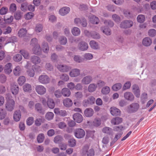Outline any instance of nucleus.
<instances>
[{
    "instance_id": "a211bd4d",
    "label": "nucleus",
    "mask_w": 156,
    "mask_h": 156,
    "mask_svg": "<svg viewBox=\"0 0 156 156\" xmlns=\"http://www.w3.org/2000/svg\"><path fill=\"white\" fill-rule=\"evenodd\" d=\"M93 109L90 108H86L84 111V115L87 117H89L92 116L94 114Z\"/></svg>"
},
{
    "instance_id": "ea45409f",
    "label": "nucleus",
    "mask_w": 156,
    "mask_h": 156,
    "mask_svg": "<svg viewBox=\"0 0 156 156\" xmlns=\"http://www.w3.org/2000/svg\"><path fill=\"white\" fill-rule=\"evenodd\" d=\"M26 78L24 76H21L19 77L18 79V82L20 85L22 86L25 82Z\"/></svg>"
},
{
    "instance_id": "bb28decb",
    "label": "nucleus",
    "mask_w": 156,
    "mask_h": 156,
    "mask_svg": "<svg viewBox=\"0 0 156 156\" xmlns=\"http://www.w3.org/2000/svg\"><path fill=\"white\" fill-rule=\"evenodd\" d=\"M48 107L51 109H53L55 106V103L52 99L48 98L47 102Z\"/></svg>"
},
{
    "instance_id": "8fccbe9b",
    "label": "nucleus",
    "mask_w": 156,
    "mask_h": 156,
    "mask_svg": "<svg viewBox=\"0 0 156 156\" xmlns=\"http://www.w3.org/2000/svg\"><path fill=\"white\" fill-rule=\"evenodd\" d=\"M124 14L125 16L128 19L132 18L133 17L132 13H131L129 10L124 11Z\"/></svg>"
},
{
    "instance_id": "680f3d73",
    "label": "nucleus",
    "mask_w": 156,
    "mask_h": 156,
    "mask_svg": "<svg viewBox=\"0 0 156 156\" xmlns=\"http://www.w3.org/2000/svg\"><path fill=\"white\" fill-rule=\"evenodd\" d=\"M34 121L33 117H29L27 120V124L28 125L30 126L33 123Z\"/></svg>"
},
{
    "instance_id": "f704fd0d",
    "label": "nucleus",
    "mask_w": 156,
    "mask_h": 156,
    "mask_svg": "<svg viewBox=\"0 0 156 156\" xmlns=\"http://www.w3.org/2000/svg\"><path fill=\"white\" fill-rule=\"evenodd\" d=\"M137 20L138 23H144L145 20V16L142 14H140L137 17Z\"/></svg>"
},
{
    "instance_id": "6e6d98bb",
    "label": "nucleus",
    "mask_w": 156,
    "mask_h": 156,
    "mask_svg": "<svg viewBox=\"0 0 156 156\" xmlns=\"http://www.w3.org/2000/svg\"><path fill=\"white\" fill-rule=\"evenodd\" d=\"M148 34L149 36L153 37L155 36L156 34V30L154 29H151L149 30Z\"/></svg>"
},
{
    "instance_id": "f3484780",
    "label": "nucleus",
    "mask_w": 156,
    "mask_h": 156,
    "mask_svg": "<svg viewBox=\"0 0 156 156\" xmlns=\"http://www.w3.org/2000/svg\"><path fill=\"white\" fill-rule=\"evenodd\" d=\"M124 96L126 99L131 101H133L134 98V96L133 94L129 92L125 93Z\"/></svg>"
},
{
    "instance_id": "72a5a7b5",
    "label": "nucleus",
    "mask_w": 156,
    "mask_h": 156,
    "mask_svg": "<svg viewBox=\"0 0 156 156\" xmlns=\"http://www.w3.org/2000/svg\"><path fill=\"white\" fill-rule=\"evenodd\" d=\"M125 129L124 127L122 125H120L119 126H115L113 128V130L114 131L119 132H122L121 131Z\"/></svg>"
},
{
    "instance_id": "a19ab883",
    "label": "nucleus",
    "mask_w": 156,
    "mask_h": 156,
    "mask_svg": "<svg viewBox=\"0 0 156 156\" xmlns=\"http://www.w3.org/2000/svg\"><path fill=\"white\" fill-rule=\"evenodd\" d=\"M91 48L94 49H97L98 48V44L94 41H91L90 42Z\"/></svg>"
},
{
    "instance_id": "5fc2aeb1",
    "label": "nucleus",
    "mask_w": 156,
    "mask_h": 156,
    "mask_svg": "<svg viewBox=\"0 0 156 156\" xmlns=\"http://www.w3.org/2000/svg\"><path fill=\"white\" fill-rule=\"evenodd\" d=\"M54 116L53 113L51 112H48L45 115L46 118L48 120L52 119Z\"/></svg>"
},
{
    "instance_id": "393cba45",
    "label": "nucleus",
    "mask_w": 156,
    "mask_h": 156,
    "mask_svg": "<svg viewBox=\"0 0 156 156\" xmlns=\"http://www.w3.org/2000/svg\"><path fill=\"white\" fill-rule=\"evenodd\" d=\"M12 65L10 63L7 64L5 66V72L6 74H9L12 71Z\"/></svg>"
},
{
    "instance_id": "4d7b16f0",
    "label": "nucleus",
    "mask_w": 156,
    "mask_h": 156,
    "mask_svg": "<svg viewBox=\"0 0 156 156\" xmlns=\"http://www.w3.org/2000/svg\"><path fill=\"white\" fill-rule=\"evenodd\" d=\"M131 83L130 81H127L124 84L123 87V90H125L129 89L131 86Z\"/></svg>"
},
{
    "instance_id": "f8f14e48",
    "label": "nucleus",
    "mask_w": 156,
    "mask_h": 156,
    "mask_svg": "<svg viewBox=\"0 0 156 156\" xmlns=\"http://www.w3.org/2000/svg\"><path fill=\"white\" fill-rule=\"evenodd\" d=\"M110 112L112 115L114 116H119L121 114L120 110L115 107H111L110 108Z\"/></svg>"
},
{
    "instance_id": "de8ad7c7",
    "label": "nucleus",
    "mask_w": 156,
    "mask_h": 156,
    "mask_svg": "<svg viewBox=\"0 0 156 156\" xmlns=\"http://www.w3.org/2000/svg\"><path fill=\"white\" fill-rule=\"evenodd\" d=\"M23 88L24 91H29L31 90V85L28 83H26L23 86Z\"/></svg>"
},
{
    "instance_id": "864d4df0",
    "label": "nucleus",
    "mask_w": 156,
    "mask_h": 156,
    "mask_svg": "<svg viewBox=\"0 0 156 156\" xmlns=\"http://www.w3.org/2000/svg\"><path fill=\"white\" fill-rule=\"evenodd\" d=\"M22 57L21 55L20 54H16L13 57V59L16 62H20L22 59Z\"/></svg>"
},
{
    "instance_id": "c03bdc74",
    "label": "nucleus",
    "mask_w": 156,
    "mask_h": 156,
    "mask_svg": "<svg viewBox=\"0 0 156 156\" xmlns=\"http://www.w3.org/2000/svg\"><path fill=\"white\" fill-rule=\"evenodd\" d=\"M22 13L20 11H17L14 14V17L16 20L20 19L22 17Z\"/></svg>"
},
{
    "instance_id": "9d476101",
    "label": "nucleus",
    "mask_w": 156,
    "mask_h": 156,
    "mask_svg": "<svg viewBox=\"0 0 156 156\" xmlns=\"http://www.w3.org/2000/svg\"><path fill=\"white\" fill-rule=\"evenodd\" d=\"M93 78L90 76H87L83 78L81 80V83L85 85H87L90 83L92 81Z\"/></svg>"
},
{
    "instance_id": "0eeeda50",
    "label": "nucleus",
    "mask_w": 156,
    "mask_h": 156,
    "mask_svg": "<svg viewBox=\"0 0 156 156\" xmlns=\"http://www.w3.org/2000/svg\"><path fill=\"white\" fill-rule=\"evenodd\" d=\"M38 80L40 82L44 84L48 83L50 81L49 77L46 75H43L40 76Z\"/></svg>"
},
{
    "instance_id": "20e7f679",
    "label": "nucleus",
    "mask_w": 156,
    "mask_h": 156,
    "mask_svg": "<svg viewBox=\"0 0 156 156\" xmlns=\"http://www.w3.org/2000/svg\"><path fill=\"white\" fill-rule=\"evenodd\" d=\"M133 22L130 20H125L122 21L120 25V28L127 29L131 27L133 25Z\"/></svg>"
},
{
    "instance_id": "9b49d317",
    "label": "nucleus",
    "mask_w": 156,
    "mask_h": 156,
    "mask_svg": "<svg viewBox=\"0 0 156 156\" xmlns=\"http://www.w3.org/2000/svg\"><path fill=\"white\" fill-rule=\"evenodd\" d=\"M57 68L60 72H65L69 71L70 67L66 65L58 64L57 66Z\"/></svg>"
},
{
    "instance_id": "1a4fd4ad",
    "label": "nucleus",
    "mask_w": 156,
    "mask_h": 156,
    "mask_svg": "<svg viewBox=\"0 0 156 156\" xmlns=\"http://www.w3.org/2000/svg\"><path fill=\"white\" fill-rule=\"evenodd\" d=\"M54 112L55 114L62 117L66 116L67 115L66 111L61 110L58 108H55L54 109Z\"/></svg>"
},
{
    "instance_id": "c9c22d12",
    "label": "nucleus",
    "mask_w": 156,
    "mask_h": 156,
    "mask_svg": "<svg viewBox=\"0 0 156 156\" xmlns=\"http://www.w3.org/2000/svg\"><path fill=\"white\" fill-rule=\"evenodd\" d=\"M42 49L44 53H48L49 51V47L47 43L44 42L42 44Z\"/></svg>"
},
{
    "instance_id": "cd10ccee",
    "label": "nucleus",
    "mask_w": 156,
    "mask_h": 156,
    "mask_svg": "<svg viewBox=\"0 0 156 156\" xmlns=\"http://www.w3.org/2000/svg\"><path fill=\"white\" fill-rule=\"evenodd\" d=\"M62 95L65 97H68L70 94V90L67 88H64L62 89Z\"/></svg>"
},
{
    "instance_id": "13d9d810",
    "label": "nucleus",
    "mask_w": 156,
    "mask_h": 156,
    "mask_svg": "<svg viewBox=\"0 0 156 156\" xmlns=\"http://www.w3.org/2000/svg\"><path fill=\"white\" fill-rule=\"evenodd\" d=\"M43 29V26L41 24H37L35 27L36 32L39 33L41 32Z\"/></svg>"
},
{
    "instance_id": "7ed1b4c3",
    "label": "nucleus",
    "mask_w": 156,
    "mask_h": 156,
    "mask_svg": "<svg viewBox=\"0 0 156 156\" xmlns=\"http://www.w3.org/2000/svg\"><path fill=\"white\" fill-rule=\"evenodd\" d=\"M74 134L76 138L81 139L84 137L85 135V132L84 130L81 128H77L74 130Z\"/></svg>"
},
{
    "instance_id": "09e8293b",
    "label": "nucleus",
    "mask_w": 156,
    "mask_h": 156,
    "mask_svg": "<svg viewBox=\"0 0 156 156\" xmlns=\"http://www.w3.org/2000/svg\"><path fill=\"white\" fill-rule=\"evenodd\" d=\"M7 114L6 111L3 109H0V119H4Z\"/></svg>"
},
{
    "instance_id": "5701e85b",
    "label": "nucleus",
    "mask_w": 156,
    "mask_h": 156,
    "mask_svg": "<svg viewBox=\"0 0 156 156\" xmlns=\"http://www.w3.org/2000/svg\"><path fill=\"white\" fill-rule=\"evenodd\" d=\"M80 73V71L77 69H73L69 73V75L72 77L78 76Z\"/></svg>"
},
{
    "instance_id": "423d86ee",
    "label": "nucleus",
    "mask_w": 156,
    "mask_h": 156,
    "mask_svg": "<svg viewBox=\"0 0 156 156\" xmlns=\"http://www.w3.org/2000/svg\"><path fill=\"white\" fill-rule=\"evenodd\" d=\"M132 88V91L135 96L137 98H139L140 95V90L138 86L136 84H133Z\"/></svg>"
},
{
    "instance_id": "2eb2a0df",
    "label": "nucleus",
    "mask_w": 156,
    "mask_h": 156,
    "mask_svg": "<svg viewBox=\"0 0 156 156\" xmlns=\"http://www.w3.org/2000/svg\"><path fill=\"white\" fill-rule=\"evenodd\" d=\"M73 118L74 120L77 123H80L83 120L82 116L79 113H75L73 116Z\"/></svg>"
},
{
    "instance_id": "f257e3e1",
    "label": "nucleus",
    "mask_w": 156,
    "mask_h": 156,
    "mask_svg": "<svg viewBox=\"0 0 156 156\" xmlns=\"http://www.w3.org/2000/svg\"><path fill=\"white\" fill-rule=\"evenodd\" d=\"M6 99V100L5 104L6 109L8 111H12L14 109L15 107V101L12 98V96L9 94H7Z\"/></svg>"
},
{
    "instance_id": "0e129e2a",
    "label": "nucleus",
    "mask_w": 156,
    "mask_h": 156,
    "mask_svg": "<svg viewBox=\"0 0 156 156\" xmlns=\"http://www.w3.org/2000/svg\"><path fill=\"white\" fill-rule=\"evenodd\" d=\"M62 137L61 136H57L54 138V141L56 143H58L62 141Z\"/></svg>"
},
{
    "instance_id": "c756f323",
    "label": "nucleus",
    "mask_w": 156,
    "mask_h": 156,
    "mask_svg": "<svg viewBox=\"0 0 156 156\" xmlns=\"http://www.w3.org/2000/svg\"><path fill=\"white\" fill-rule=\"evenodd\" d=\"M97 87V84L94 83H91L89 85L88 90L89 92H93L96 90Z\"/></svg>"
},
{
    "instance_id": "ddd939ff",
    "label": "nucleus",
    "mask_w": 156,
    "mask_h": 156,
    "mask_svg": "<svg viewBox=\"0 0 156 156\" xmlns=\"http://www.w3.org/2000/svg\"><path fill=\"white\" fill-rule=\"evenodd\" d=\"M123 121L122 118L118 117L113 118L111 120V122L112 125H117L121 123Z\"/></svg>"
},
{
    "instance_id": "3c124183",
    "label": "nucleus",
    "mask_w": 156,
    "mask_h": 156,
    "mask_svg": "<svg viewBox=\"0 0 156 156\" xmlns=\"http://www.w3.org/2000/svg\"><path fill=\"white\" fill-rule=\"evenodd\" d=\"M20 71L21 69L20 66H17L16 67L13 71L14 74L16 76H19L20 73Z\"/></svg>"
},
{
    "instance_id": "e2e57ef3",
    "label": "nucleus",
    "mask_w": 156,
    "mask_h": 156,
    "mask_svg": "<svg viewBox=\"0 0 156 156\" xmlns=\"http://www.w3.org/2000/svg\"><path fill=\"white\" fill-rule=\"evenodd\" d=\"M54 94L57 98H60L62 95V91H61L59 90H57L55 92Z\"/></svg>"
},
{
    "instance_id": "338daca9",
    "label": "nucleus",
    "mask_w": 156,
    "mask_h": 156,
    "mask_svg": "<svg viewBox=\"0 0 156 156\" xmlns=\"http://www.w3.org/2000/svg\"><path fill=\"white\" fill-rule=\"evenodd\" d=\"M28 5L26 3H24L21 5V9L23 11H25L27 10Z\"/></svg>"
},
{
    "instance_id": "79ce46f5",
    "label": "nucleus",
    "mask_w": 156,
    "mask_h": 156,
    "mask_svg": "<svg viewBox=\"0 0 156 156\" xmlns=\"http://www.w3.org/2000/svg\"><path fill=\"white\" fill-rule=\"evenodd\" d=\"M44 134L41 133L39 134L37 138V141L39 143H41L44 140Z\"/></svg>"
},
{
    "instance_id": "4468645a",
    "label": "nucleus",
    "mask_w": 156,
    "mask_h": 156,
    "mask_svg": "<svg viewBox=\"0 0 156 156\" xmlns=\"http://www.w3.org/2000/svg\"><path fill=\"white\" fill-rule=\"evenodd\" d=\"M78 47L80 50L84 51L87 50L88 48L87 44L84 41H81L78 44Z\"/></svg>"
},
{
    "instance_id": "dca6fc26",
    "label": "nucleus",
    "mask_w": 156,
    "mask_h": 156,
    "mask_svg": "<svg viewBox=\"0 0 156 156\" xmlns=\"http://www.w3.org/2000/svg\"><path fill=\"white\" fill-rule=\"evenodd\" d=\"M11 90L12 94L14 95H16L18 93L19 88L17 85L12 83L11 85Z\"/></svg>"
},
{
    "instance_id": "4c0bfd02",
    "label": "nucleus",
    "mask_w": 156,
    "mask_h": 156,
    "mask_svg": "<svg viewBox=\"0 0 156 156\" xmlns=\"http://www.w3.org/2000/svg\"><path fill=\"white\" fill-rule=\"evenodd\" d=\"M68 144L69 147H74L76 145V140L73 138H70L68 140Z\"/></svg>"
},
{
    "instance_id": "603ef678",
    "label": "nucleus",
    "mask_w": 156,
    "mask_h": 156,
    "mask_svg": "<svg viewBox=\"0 0 156 156\" xmlns=\"http://www.w3.org/2000/svg\"><path fill=\"white\" fill-rule=\"evenodd\" d=\"M73 58L74 60L77 62L80 63L83 61V58L78 55H75Z\"/></svg>"
},
{
    "instance_id": "6ab92c4d",
    "label": "nucleus",
    "mask_w": 156,
    "mask_h": 156,
    "mask_svg": "<svg viewBox=\"0 0 156 156\" xmlns=\"http://www.w3.org/2000/svg\"><path fill=\"white\" fill-rule=\"evenodd\" d=\"M70 8L66 7L61 9L59 11V14L62 16H64L67 14L70 11Z\"/></svg>"
},
{
    "instance_id": "58836bf2",
    "label": "nucleus",
    "mask_w": 156,
    "mask_h": 156,
    "mask_svg": "<svg viewBox=\"0 0 156 156\" xmlns=\"http://www.w3.org/2000/svg\"><path fill=\"white\" fill-rule=\"evenodd\" d=\"M20 52L25 59H29V55L28 52L27 51L24 50H22L20 51Z\"/></svg>"
},
{
    "instance_id": "b1692460",
    "label": "nucleus",
    "mask_w": 156,
    "mask_h": 156,
    "mask_svg": "<svg viewBox=\"0 0 156 156\" xmlns=\"http://www.w3.org/2000/svg\"><path fill=\"white\" fill-rule=\"evenodd\" d=\"M152 42V40L148 37H146L144 38L142 41V44L144 45L145 46H150Z\"/></svg>"
},
{
    "instance_id": "2f4dec72",
    "label": "nucleus",
    "mask_w": 156,
    "mask_h": 156,
    "mask_svg": "<svg viewBox=\"0 0 156 156\" xmlns=\"http://www.w3.org/2000/svg\"><path fill=\"white\" fill-rule=\"evenodd\" d=\"M27 32V30L25 29H21L18 31V36L20 37H24L26 35Z\"/></svg>"
},
{
    "instance_id": "4be33fe9",
    "label": "nucleus",
    "mask_w": 156,
    "mask_h": 156,
    "mask_svg": "<svg viewBox=\"0 0 156 156\" xmlns=\"http://www.w3.org/2000/svg\"><path fill=\"white\" fill-rule=\"evenodd\" d=\"M21 117V113L20 110L16 111L14 114L13 118L16 122L20 121Z\"/></svg>"
},
{
    "instance_id": "774afa93",
    "label": "nucleus",
    "mask_w": 156,
    "mask_h": 156,
    "mask_svg": "<svg viewBox=\"0 0 156 156\" xmlns=\"http://www.w3.org/2000/svg\"><path fill=\"white\" fill-rule=\"evenodd\" d=\"M16 9V5L14 3L12 4L9 8V10L11 12H14Z\"/></svg>"
},
{
    "instance_id": "aec40b11",
    "label": "nucleus",
    "mask_w": 156,
    "mask_h": 156,
    "mask_svg": "<svg viewBox=\"0 0 156 156\" xmlns=\"http://www.w3.org/2000/svg\"><path fill=\"white\" fill-rule=\"evenodd\" d=\"M64 105L66 107L69 108L73 105V102L69 98H66L63 100Z\"/></svg>"
},
{
    "instance_id": "c85d7f7f",
    "label": "nucleus",
    "mask_w": 156,
    "mask_h": 156,
    "mask_svg": "<svg viewBox=\"0 0 156 156\" xmlns=\"http://www.w3.org/2000/svg\"><path fill=\"white\" fill-rule=\"evenodd\" d=\"M90 21L92 23L97 24L99 23V20L98 17L93 15L90 17Z\"/></svg>"
},
{
    "instance_id": "473e14b6",
    "label": "nucleus",
    "mask_w": 156,
    "mask_h": 156,
    "mask_svg": "<svg viewBox=\"0 0 156 156\" xmlns=\"http://www.w3.org/2000/svg\"><path fill=\"white\" fill-rule=\"evenodd\" d=\"M122 85L120 83H118L114 84L112 87V89L114 91H117L119 90L122 87Z\"/></svg>"
},
{
    "instance_id": "f03ea898",
    "label": "nucleus",
    "mask_w": 156,
    "mask_h": 156,
    "mask_svg": "<svg viewBox=\"0 0 156 156\" xmlns=\"http://www.w3.org/2000/svg\"><path fill=\"white\" fill-rule=\"evenodd\" d=\"M140 105L136 102H133L127 106L126 108V112L128 114H133L137 112L139 109Z\"/></svg>"
},
{
    "instance_id": "052dcab7",
    "label": "nucleus",
    "mask_w": 156,
    "mask_h": 156,
    "mask_svg": "<svg viewBox=\"0 0 156 156\" xmlns=\"http://www.w3.org/2000/svg\"><path fill=\"white\" fill-rule=\"evenodd\" d=\"M94 125L96 126H98L101 124V120L100 119H95L93 122Z\"/></svg>"
},
{
    "instance_id": "7c9ffc66",
    "label": "nucleus",
    "mask_w": 156,
    "mask_h": 156,
    "mask_svg": "<svg viewBox=\"0 0 156 156\" xmlns=\"http://www.w3.org/2000/svg\"><path fill=\"white\" fill-rule=\"evenodd\" d=\"M31 61L34 64H37L40 63L41 60L38 57L34 55L32 57Z\"/></svg>"
},
{
    "instance_id": "39448f33",
    "label": "nucleus",
    "mask_w": 156,
    "mask_h": 156,
    "mask_svg": "<svg viewBox=\"0 0 156 156\" xmlns=\"http://www.w3.org/2000/svg\"><path fill=\"white\" fill-rule=\"evenodd\" d=\"M74 22L79 26H82L84 27H85L87 25L86 20L85 18H83L81 20L79 18H76L74 20Z\"/></svg>"
},
{
    "instance_id": "e433bc0d",
    "label": "nucleus",
    "mask_w": 156,
    "mask_h": 156,
    "mask_svg": "<svg viewBox=\"0 0 156 156\" xmlns=\"http://www.w3.org/2000/svg\"><path fill=\"white\" fill-rule=\"evenodd\" d=\"M80 29L77 27H74L72 30V33L73 35L75 36L79 35L80 34Z\"/></svg>"
},
{
    "instance_id": "69168bd1",
    "label": "nucleus",
    "mask_w": 156,
    "mask_h": 156,
    "mask_svg": "<svg viewBox=\"0 0 156 156\" xmlns=\"http://www.w3.org/2000/svg\"><path fill=\"white\" fill-rule=\"evenodd\" d=\"M60 79L64 81H67L69 79V77L68 75L66 74H63L60 76Z\"/></svg>"
},
{
    "instance_id": "bf43d9fd",
    "label": "nucleus",
    "mask_w": 156,
    "mask_h": 156,
    "mask_svg": "<svg viewBox=\"0 0 156 156\" xmlns=\"http://www.w3.org/2000/svg\"><path fill=\"white\" fill-rule=\"evenodd\" d=\"M34 16V14L32 12L27 13L25 15V18L27 20H29L32 18Z\"/></svg>"
},
{
    "instance_id": "a878e982",
    "label": "nucleus",
    "mask_w": 156,
    "mask_h": 156,
    "mask_svg": "<svg viewBox=\"0 0 156 156\" xmlns=\"http://www.w3.org/2000/svg\"><path fill=\"white\" fill-rule=\"evenodd\" d=\"M33 51L34 54L40 55L41 54V49L39 44H37L36 46L34 47Z\"/></svg>"
},
{
    "instance_id": "a18cd8bd",
    "label": "nucleus",
    "mask_w": 156,
    "mask_h": 156,
    "mask_svg": "<svg viewBox=\"0 0 156 156\" xmlns=\"http://www.w3.org/2000/svg\"><path fill=\"white\" fill-rule=\"evenodd\" d=\"M83 57V60H90L92 58L93 55L91 54L86 53L84 54Z\"/></svg>"
},
{
    "instance_id": "412c9836",
    "label": "nucleus",
    "mask_w": 156,
    "mask_h": 156,
    "mask_svg": "<svg viewBox=\"0 0 156 156\" xmlns=\"http://www.w3.org/2000/svg\"><path fill=\"white\" fill-rule=\"evenodd\" d=\"M35 110L39 113L44 114V110L41 104L39 103H37L35 105Z\"/></svg>"
},
{
    "instance_id": "6e6552de",
    "label": "nucleus",
    "mask_w": 156,
    "mask_h": 156,
    "mask_svg": "<svg viewBox=\"0 0 156 156\" xmlns=\"http://www.w3.org/2000/svg\"><path fill=\"white\" fill-rule=\"evenodd\" d=\"M35 90L38 94L41 95L44 94L46 92V88L41 85L37 86L35 87Z\"/></svg>"
},
{
    "instance_id": "49530a36",
    "label": "nucleus",
    "mask_w": 156,
    "mask_h": 156,
    "mask_svg": "<svg viewBox=\"0 0 156 156\" xmlns=\"http://www.w3.org/2000/svg\"><path fill=\"white\" fill-rule=\"evenodd\" d=\"M67 39L65 37L63 36L60 37L59 42L61 44L65 45L67 43Z\"/></svg>"
},
{
    "instance_id": "37998d69",
    "label": "nucleus",
    "mask_w": 156,
    "mask_h": 156,
    "mask_svg": "<svg viewBox=\"0 0 156 156\" xmlns=\"http://www.w3.org/2000/svg\"><path fill=\"white\" fill-rule=\"evenodd\" d=\"M112 17L113 20L117 23H119L121 21L120 17L116 14L113 15Z\"/></svg>"
}]
</instances>
